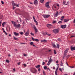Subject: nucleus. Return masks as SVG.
Instances as JSON below:
<instances>
[{"label":"nucleus","instance_id":"39448f33","mask_svg":"<svg viewBox=\"0 0 75 75\" xmlns=\"http://www.w3.org/2000/svg\"><path fill=\"white\" fill-rule=\"evenodd\" d=\"M49 4H50V2H47L45 4V6L46 7H47V8H50V6H49Z\"/></svg>","mask_w":75,"mask_h":75},{"label":"nucleus","instance_id":"f704fd0d","mask_svg":"<svg viewBox=\"0 0 75 75\" xmlns=\"http://www.w3.org/2000/svg\"><path fill=\"white\" fill-rule=\"evenodd\" d=\"M44 69H47V66H45L44 67Z\"/></svg>","mask_w":75,"mask_h":75},{"label":"nucleus","instance_id":"49530a36","mask_svg":"<svg viewBox=\"0 0 75 75\" xmlns=\"http://www.w3.org/2000/svg\"><path fill=\"white\" fill-rule=\"evenodd\" d=\"M20 64H21V62H19L18 63V65H20Z\"/></svg>","mask_w":75,"mask_h":75},{"label":"nucleus","instance_id":"69168bd1","mask_svg":"<svg viewBox=\"0 0 75 75\" xmlns=\"http://www.w3.org/2000/svg\"><path fill=\"white\" fill-rule=\"evenodd\" d=\"M70 67V68H74V67Z\"/></svg>","mask_w":75,"mask_h":75},{"label":"nucleus","instance_id":"412c9836","mask_svg":"<svg viewBox=\"0 0 75 75\" xmlns=\"http://www.w3.org/2000/svg\"><path fill=\"white\" fill-rule=\"evenodd\" d=\"M52 46L53 47H54V48H56L57 47L55 44H53L52 45Z\"/></svg>","mask_w":75,"mask_h":75},{"label":"nucleus","instance_id":"473e14b6","mask_svg":"<svg viewBox=\"0 0 75 75\" xmlns=\"http://www.w3.org/2000/svg\"><path fill=\"white\" fill-rule=\"evenodd\" d=\"M19 33L21 34V35H23V34H24V33L23 32H19Z\"/></svg>","mask_w":75,"mask_h":75},{"label":"nucleus","instance_id":"7ed1b4c3","mask_svg":"<svg viewBox=\"0 0 75 75\" xmlns=\"http://www.w3.org/2000/svg\"><path fill=\"white\" fill-rule=\"evenodd\" d=\"M30 71L33 73H35L37 72V70L35 68H32L30 69Z\"/></svg>","mask_w":75,"mask_h":75},{"label":"nucleus","instance_id":"5701e85b","mask_svg":"<svg viewBox=\"0 0 75 75\" xmlns=\"http://www.w3.org/2000/svg\"><path fill=\"white\" fill-rule=\"evenodd\" d=\"M57 47L58 49H59V47H60V45H59L58 44H57Z\"/></svg>","mask_w":75,"mask_h":75},{"label":"nucleus","instance_id":"cd10ccee","mask_svg":"<svg viewBox=\"0 0 75 75\" xmlns=\"http://www.w3.org/2000/svg\"><path fill=\"white\" fill-rule=\"evenodd\" d=\"M60 65V66H63L64 65V63H62V61H61V63Z\"/></svg>","mask_w":75,"mask_h":75},{"label":"nucleus","instance_id":"f03ea898","mask_svg":"<svg viewBox=\"0 0 75 75\" xmlns=\"http://www.w3.org/2000/svg\"><path fill=\"white\" fill-rule=\"evenodd\" d=\"M13 24L15 27H16L17 28H20V27H21V25L20 24H18V25H17L16 24V22L14 21H12L11 22Z\"/></svg>","mask_w":75,"mask_h":75},{"label":"nucleus","instance_id":"de8ad7c7","mask_svg":"<svg viewBox=\"0 0 75 75\" xmlns=\"http://www.w3.org/2000/svg\"><path fill=\"white\" fill-rule=\"evenodd\" d=\"M35 23H36V25H38V22H37V21Z\"/></svg>","mask_w":75,"mask_h":75},{"label":"nucleus","instance_id":"dca6fc26","mask_svg":"<svg viewBox=\"0 0 75 75\" xmlns=\"http://www.w3.org/2000/svg\"><path fill=\"white\" fill-rule=\"evenodd\" d=\"M34 4L36 6H37V4H38V1H37V0H35V1H34Z\"/></svg>","mask_w":75,"mask_h":75},{"label":"nucleus","instance_id":"a211bd4d","mask_svg":"<svg viewBox=\"0 0 75 75\" xmlns=\"http://www.w3.org/2000/svg\"><path fill=\"white\" fill-rule=\"evenodd\" d=\"M43 35H49V36H50V35H51L50 34L48 35V33L47 32H45L44 33H43Z\"/></svg>","mask_w":75,"mask_h":75},{"label":"nucleus","instance_id":"bf43d9fd","mask_svg":"<svg viewBox=\"0 0 75 75\" xmlns=\"http://www.w3.org/2000/svg\"><path fill=\"white\" fill-rule=\"evenodd\" d=\"M4 33H5V34H6V35H7V33H6V32H5Z\"/></svg>","mask_w":75,"mask_h":75},{"label":"nucleus","instance_id":"58836bf2","mask_svg":"<svg viewBox=\"0 0 75 75\" xmlns=\"http://www.w3.org/2000/svg\"><path fill=\"white\" fill-rule=\"evenodd\" d=\"M32 39L33 40V41H35V39L33 37H32Z\"/></svg>","mask_w":75,"mask_h":75},{"label":"nucleus","instance_id":"79ce46f5","mask_svg":"<svg viewBox=\"0 0 75 75\" xmlns=\"http://www.w3.org/2000/svg\"><path fill=\"white\" fill-rule=\"evenodd\" d=\"M45 62H43V63H42V65H45Z\"/></svg>","mask_w":75,"mask_h":75},{"label":"nucleus","instance_id":"a878e982","mask_svg":"<svg viewBox=\"0 0 75 75\" xmlns=\"http://www.w3.org/2000/svg\"><path fill=\"white\" fill-rule=\"evenodd\" d=\"M40 67V65H38L36 66H35V67L36 68H39Z\"/></svg>","mask_w":75,"mask_h":75},{"label":"nucleus","instance_id":"4c0bfd02","mask_svg":"<svg viewBox=\"0 0 75 75\" xmlns=\"http://www.w3.org/2000/svg\"><path fill=\"white\" fill-rule=\"evenodd\" d=\"M62 23V21H59L58 22L59 24H61Z\"/></svg>","mask_w":75,"mask_h":75},{"label":"nucleus","instance_id":"ddd939ff","mask_svg":"<svg viewBox=\"0 0 75 75\" xmlns=\"http://www.w3.org/2000/svg\"><path fill=\"white\" fill-rule=\"evenodd\" d=\"M58 67H59L58 66L56 69V71H55V75H58Z\"/></svg>","mask_w":75,"mask_h":75},{"label":"nucleus","instance_id":"774afa93","mask_svg":"<svg viewBox=\"0 0 75 75\" xmlns=\"http://www.w3.org/2000/svg\"><path fill=\"white\" fill-rule=\"evenodd\" d=\"M58 61H57L56 62V63H58Z\"/></svg>","mask_w":75,"mask_h":75},{"label":"nucleus","instance_id":"4468645a","mask_svg":"<svg viewBox=\"0 0 75 75\" xmlns=\"http://www.w3.org/2000/svg\"><path fill=\"white\" fill-rule=\"evenodd\" d=\"M61 27L62 28H65L67 27V25H62L61 26Z\"/></svg>","mask_w":75,"mask_h":75},{"label":"nucleus","instance_id":"0e129e2a","mask_svg":"<svg viewBox=\"0 0 75 75\" xmlns=\"http://www.w3.org/2000/svg\"><path fill=\"white\" fill-rule=\"evenodd\" d=\"M16 7H19V6H18V5H16Z\"/></svg>","mask_w":75,"mask_h":75},{"label":"nucleus","instance_id":"2f4dec72","mask_svg":"<svg viewBox=\"0 0 75 75\" xmlns=\"http://www.w3.org/2000/svg\"><path fill=\"white\" fill-rule=\"evenodd\" d=\"M43 73L44 75H46V74L45 73V71H43Z\"/></svg>","mask_w":75,"mask_h":75},{"label":"nucleus","instance_id":"c85d7f7f","mask_svg":"<svg viewBox=\"0 0 75 75\" xmlns=\"http://www.w3.org/2000/svg\"><path fill=\"white\" fill-rule=\"evenodd\" d=\"M30 44L31 45H34V42H31L30 43Z\"/></svg>","mask_w":75,"mask_h":75},{"label":"nucleus","instance_id":"4be33fe9","mask_svg":"<svg viewBox=\"0 0 75 75\" xmlns=\"http://www.w3.org/2000/svg\"><path fill=\"white\" fill-rule=\"evenodd\" d=\"M69 19H65L64 20V22H65L66 23L67 22H68V21H69Z\"/></svg>","mask_w":75,"mask_h":75},{"label":"nucleus","instance_id":"680f3d73","mask_svg":"<svg viewBox=\"0 0 75 75\" xmlns=\"http://www.w3.org/2000/svg\"><path fill=\"white\" fill-rule=\"evenodd\" d=\"M53 69H55V67H53Z\"/></svg>","mask_w":75,"mask_h":75},{"label":"nucleus","instance_id":"6e6d98bb","mask_svg":"<svg viewBox=\"0 0 75 75\" xmlns=\"http://www.w3.org/2000/svg\"><path fill=\"white\" fill-rule=\"evenodd\" d=\"M1 3H2V4H4V2H3L2 1H1Z\"/></svg>","mask_w":75,"mask_h":75},{"label":"nucleus","instance_id":"bb28decb","mask_svg":"<svg viewBox=\"0 0 75 75\" xmlns=\"http://www.w3.org/2000/svg\"><path fill=\"white\" fill-rule=\"evenodd\" d=\"M41 42H47V40H41Z\"/></svg>","mask_w":75,"mask_h":75},{"label":"nucleus","instance_id":"e433bc0d","mask_svg":"<svg viewBox=\"0 0 75 75\" xmlns=\"http://www.w3.org/2000/svg\"><path fill=\"white\" fill-rule=\"evenodd\" d=\"M6 62H7V63H8V64L9 63V60H6Z\"/></svg>","mask_w":75,"mask_h":75},{"label":"nucleus","instance_id":"6ab92c4d","mask_svg":"<svg viewBox=\"0 0 75 75\" xmlns=\"http://www.w3.org/2000/svg\"><path fill=\"white\" fill-rule=\"evenodd\" d=\"M14 34L16 35V36H18L19 35V34L17 33L16 32H14Z\"/></svg>","mask_w":75,"mask_h":75},{"label":"nucleus","instance_id":"393cba45","mask_svg":"<svg viewBox=\"0 0 75 75\" xmlns=\"http://www.w3.org/2000/svg\"><path fill=\"white\" fill-rule=\"evenodd\" d=\"M33 18L34 21L35 22V23L37 21H36V20H35V18H34V16H33Z\"/></svg>","mask_w":75,"mask_h":75},{"label":"nucleus","instance_id":"13d9d810","mask_svg":"<svg viewBox=\"0 0 75 75\" xmlns=\"http://www.w3.org/2000/svg\"><path fill=\"white\" fill-rule=\"evenodd\" d=\"M19 19H20V22H21V18H19Z\"/></svg>","mask_w":75,"mask_h":75},{"label":"nucleus","instance_id":"9b49d317","mask_svg":"<svg viewBox=\"0 0 75 75\" xmlns=\"http://www.w3.org/2000/svg\"><path fill=\"white\" fill-rule=\"evenodd\" d=\"M29 33H30V30H28L27 32L25 33V35L26 36H28L29 35Z\"/></svg>","mask_w":75,"mask_h":75},{"label":"nucleus","instance_id":"6e6552de","mask_svg":"<svg viewBox=\"0 0 75 75\" xmlns=\"http://www.w3.org/2000/svg\"><path fill=\"white\" fill-rule=\"evenodd\" d=\"M58 11L56 12V13L54 14V17H57L58 16Z\"/></svg>","mask_w":75,"mask_h":75},{"label":"nucleus","instance_id":"aec40b11","mask_svg":"<svg viewBox=\"0 0 75 75\" xmlns=\"http://www.w3.org/2000/svg\"><path fill=\"white\" fill-rule=\"evenodd\" d=\"M64 16H62L61 18V20L62 21H63L64 20Z\"/></svg>","mask_w":75,"mask_h":75},{"label":"nucleus","instance_id":"c9c22d12","mask_svg":"<svg viewBox=\"0 0 75 75\" xmlns=\"http://www.w3.org/2000/svg\"><path fill=\"white\" fill-rule=\"evenodd\" d=\"M35 41H37L38 42L39 41V40H38V39H36L35 40Z\"/></svg>","mask_w":75,"mask_h":75},{"label":"nucleus","instance_id":"20e7f679","mask_svg":"<svg viewBox=\"0 0 75 75\" xmlns=\"http://www.w3.org/2000/svg\"><path fill=\"white\" fill-rule=\"evenodd\" d=\"M43 17L44 18H48L50 16V15H42Z\"/></svg>","mask_w":75,"mask_h":75},{"label":"nucleus","instance_id":"052dcab7","mask_svg":"<svg viewBox=\"0 0 75 75\" xmlns=\"http://www.w3.org/2000/svg\"><path fill=\"white\" fill-rule=\"evenodd\" d=\"M66 64H67V66H68V63H67V62H66Z\"/></svg>","mask_w":75,"mask_h":75},{"label":"nucleus","instance_id":"338daca9","mask_svg":"<svg viewBox=\"0 0 75 75\" xmlns=\"http://www.w3.org/2000/svg\"><path fill=\"white\" fill-rule=\"evenodd\" d=\"M47 51H48V52H50V51H51V50H48Z\"/></svg>","mask_w":75,"mask_h":75},{"label":"nucleus","instance_id":"a18cd8bd","mask_svg":"<svg viewBox=\"0 0 75 75\" xmlns=\"http://www.w3.org/2000/svg\"><path fill=\"white\" fill-rule=\"evenodd\" d=\"M24 56L25 57H26L27 55V54H23Z\"/></svg>","mask_w":75,"mask_h":75},{"label":"nucleus","instance_id":"f8f14e48","mask_svg":"<svg viewBox=\"0 0 75 75\" xmlns=\"http://www.w3.org/2000/svg\"><path fill=\"white\" fill-rule=\"evenodd\" d=\"M47 26L49 28H51L52 27V25L51 24H48L47 25Z\"/></svg>","mask_w":75,"mask_h":75},{"label":"nucleus","instance_id":"864d4df0","mask_svg":"<svg viewBox=\"0 0 75 75\" xmlns=\"http://www.w3.org/2000/svg\"><path fill=\"white\" fill-rule=\"evenodd\" d=\"M1 21L0 22V26H1Z\"/></svg>","mask_w":75,"mask_h":75},{"label":"nucleus","instance_id":"ea45409f","mask_svg":"<svg viewBox=\"0 0 75 75\" xmlns=\"http://www.w3.org/2000/svg\"><path fill=\"white\" fill-rule=\"evenodd\" d=\"M44 1V0H40V2L41 3H43Z\"/></svg>","mask_w":75,"mask_h":75},{"label":"nucleus","instance_id":"b1692460","mask_svg":"<svg viewBox=\"0 0 75 75\" xmlns=\"http://www.w3.org/2000/svg\"><path fill=\"white\" fill-rule=\"evenodd\" d=\"M6 24V23L5 22H4L2 24V25L3 27H4V25Z\"/></svg>","mask_w":75,"mask_h":75},{"label":"nucleus","instance_id":"603ef678","mask_svg":"<svg viewBox=\"0 0 75 75\" xmlns=\"http://www.w3.org/2000/svg\"><path fill=\"white\" fill-rule=\"evenodd\" d=\"M50 69H49V68H47V71H50Z\"/></svg>","mask_w":75,"mask_h":75},{"label":"nucleus","instance_id":"f257e3e1","mask_svg":"<svg viewBox=\"0 0 75 75\" xmlns=\"http://www.w3.org/2000/svg\"><path fill=\"white\" fill-rule=\"evenodd\" d=\"M52 8L53 10H58L59 8V4H54L53 5Z\"/></svg>","mask_w":75,"mask_h":75},{"label":"nucleus","instance_id":"72a5a7b5","mask_svg":"<svg viewBox=\"0 0 75 75\" xmlns=\"http://www.w3.org/2000/svg\"><path fill=\"white\" fill-rule=\"evenodd\" d=\"M30 34L32 35V36H34V33H30Z\"/></svg>","mask_w":75,"mask_h":75},{"label":"nucleus","instance_id":"c756f323","mask_svg":"<svg viewBox=\"0 0 75 75\" xmlns=\"http://www.w3.org/2000/svg\"><path fill=\"white\" fill-rule=\"evenodd\" d=\"M56 23H57V21H54L52 22L53 24H55Z\"/></svg>","mask_w":75,"mask_h":75},{"label":"nucleus","instance_id":"4d7b16f0","mask_svg":"<svg viewBox=\"0 0 75 75\" xmlns=\"http://www.w3.org/2000/svg\"><path fill=\"white\" fill-rule=\"evenodd\" d=\"M66 3V1H64L63 4H65Z\"/></svg>","mask_w":75,"mask_h":75},{"label":"nucleus","instance_id":"3c124183","mask_svg":"<svg viewBox=\"0 0 75 75\" xmlns=\"http://www.w3.org/2000/svg\"><path fill=\"white\" fill-rule=\"evenodd\" d=\"M2 30H3V32L4 33L5 32V31L4 30V28H2Z\"/></svg>","mask_w":75,"mask_h":75},{"label":"nucleus","instance_id":"7c9ffc66","mask_svg":"<svg viewBox=\"0 0 75 75\" xmlns=\"http://www.w3.org/2000/svg\"><path fill=\"white\" fill-rule=\"evenodd\" d=\"M13 38L15 40H18V38H17L15 37H14Z\"/></svg>","mask_w":75,"mask_h":75},{"label":"nucleus","instance_id":"a19ab883","mask_svg":"<svg viewBox=\"0 0 75 75\" xmlns=\"http://www.w3.org/2000/svg\"><path fill=\"white\" fill-rule=\"evenodd\" d=\"M54 53L55 54H57V52H56V51L55 50H54Z\"/></svg>","mask_w":75,"mask_h":75},{"label":"nucleus","instance_id":"0eeeda50","mask_svg":"<svg viewBox=\"0 0 75 75\" xmlns=\"http://www.w3.org/2000/svg\"><path fill=\"white\" fill-rule=\"evenodd\" d=\"M52 59H51V58L49 60V61L47 64L48 66L50 65V64H51V62H52Z\"/></svg>","mask_w":75,"mask_h":75},{"label":"nucleus","instance_id":"5fc2aeb1","mask_svg":"<svg viewBox=\"0 0 75 75\" xmlns=\"http://www.w3.org/2000/svg\"><path fill=\"white\" fill-rule=\"evenodd\" d=\"M59 70H60V71H61V72H62V69H61L59 68Z\"/></svg>","mask_w":75,"mask_h":75},{"label":"nucleus","instance_id":"2eb2a0df","mask_svg":"<svg viewBox=\"0 0 75 75\" xmlns=\"http://www.w3.org/2000/svg\"><path fill=\"white\" fill-rule=\"evenodd\" d=\"M33 27H34V29L35 30L36 32H38V29H37V28H36L35 26V25H33Z\"/></svg>","mask_w":75,"mask_h":75},{"label":"nucleus","instance_id":"8fccbe9b","mask_svg":"<svg viewBox=\"0 0 75 75\" xmlns=\"http://www.w3.org/2000/svg\"><path fill=\"white\" fill-rule=\"evenodd\" d=\"M58 41H61V39L60 38H58Z\"/></svg>","mask_w":75,"mask_h":75},{"label":"nucleus","instance_id":"f3484780","mask_svg":"<svg viewBox=\"0 0 75 75\" xmlns=\"http://www.w3.org/2000/svg\"><path fill=\"white\" fill-rule=\"evenodd\" d=\"M71 51H74V50H75V47H71Z\"/></svg>","mask_w":75,"mask_h":75},{"label":"nucleus","instance_id":"c03bdc74","mask_svg":"<svg viewBox=\"0 0 75 75\" xmlns=\"http://www.w3.org/2000/svg\"><path fill=\"white\" fill-rule=\"evenodd\" d=\"M75 37V35H72V36H71V38H72V37Z\"/></svg>","mask_w":75,"mask_h":75},{"label":"nucleus","instance_id":"e2e57ef3","mask_svg":"<svg viewBox=\"0 0 75 75\" xmlns=\"http://www.w3.org/2000/svg\"><path fill=\"white\" fill-rule=\"evenodd\" d=\"M13 70L14 72H15V69H13Z\"/></svg>","mask_w":75,"mask_h":75},{"label":"nucleus","instance_id":"423d86ee","mask_svg":"<svg viewBox=\"0 0 75 75\" xmlns=\"http://www.w3.org/2000/svg\"><path fill=\"white\" fill-rule=\"evenodd\" d=\"M53 31L55 34H57L58 33V32L59 31V30H58V29H54L53 30Z\"/></svg>","mask_w":75,"mask_h":75},{"label":"nucleus","instance_id":"1a4fd4ad","mask_svg":"<svg viewBox=\"0 0 75 75\" xmlns=\"http://www.w3.org/2000/svg\"><path fill=\"white\" fill-rule=\"evenodd\" d=\"M68 50H69V49H67L64 52V54L65 55H67V53L68 52Z\"/></svg>","mask_w":75,"mask_h":75},{"label":"nucleus","instance_id":"37998d69","mask_svg":"<svg viewBox=\"0 0 75 75\" xmlns=\"http://www.w3.org/2000/svg\"><path fill=\"white\" fill-rule=\"evenodd\" d=\"M23 65H24V66L25 67H26V66H27V65H26V64H23Z\"/></svg>","mask_w":75,"mask_h":75},{"label":"nucleus","instance_id":"9d476101","mask_svg":"<svg viewBox=\"0 0 75 75\" xmlns=\"http://www.w3.org/2000/svg\"><path fill=\"white\" fill-rule=\"evenodd\" d=\"M12 5L13 7V9H14V8H16V7H15L14 6H17V5L15 3H14V1H12Z\"/></svg>","mask_w":75,"mask_h":75},{"label":"nucleus","instance_id":"09e8293b","mask_svg":"<svg viewBox=\"0 0 75 75\" xmlns=\"http://www.w3.org/2000/svg\"><path fill=\"white\" fill-rule=\"evenodd\" d=\"M40 71H41V69H40V68L39 69H38V72H40Z\"/></svg>","mask_w":75,"mask_h":75}]
</instances>
